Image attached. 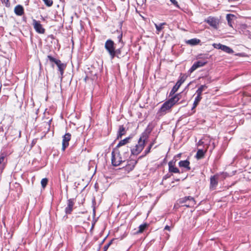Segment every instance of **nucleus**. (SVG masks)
<instances>
[{"label":"nucleus","instance_id":"f257e3e1","mask_svg":"<svg viewBox=\"0 0 251 251\" xmlns=\"http://www.w3.org/2000/svg\"><path fill=\"white\" fill-rule=\"evenodd\" d=\"M118 48L116 49V44L111 39H108L106 41L104 44V48L108 53L111 59L115 57L121 58L124 57L127 52H124V47L125 42L123 41V33L121 32L118 35Z\"/></svg>","mask_w":251,"mask_h":251},{"label":"nucleus","instance_id":"f03ea898","mask_svg":"<svg viewBox=\"0 0 251 251\" xmlns=\"http://www.w3.org/2000/svg\"><path fill=\"white\" fill-rule=\"evenodd\" d=\"M181 93L177 94L166 101L159 109L157 114L159 116L164 115L167 112H170L171 109L176 104L184 102L185 101L184 100L179 101L181 98Z\"/></svg>","mask_w":251,"mask_h":251},{"label":"nucleus","instance_id":"7ed1b4c3","mask_svg":"<svg viewBox=\"0 0 251 251\" xmlns=\"http://www.w3.org/2000/svg\"><path fill=\"white\" fill-rule=\"evenodd\" d=\"M151 132V129H148V128L143 132L140 138L138 140V144L133 148L130 150L131 154L133 155H137L140 153L143 150L145 143L149 137V135Z\"/></svg>","mask_w":251,"mask_h":251},{"label":"nucleus","instance_id":"20e7f679","mask_svg":"<svg viewBox=\"0 0 251 251\" xmlns=\"http://www.w3.org/2000/svg\"><path fill=\"white\" fill-rule=\"evenodd\" d=\"M187 76L184 74L181 73L179 77L178 80L176 82V85L172 88L169 97L173 96L175 93L178 90L181 85L185 81Z\"/></svg>","mask_w":251,"mask_h":251},{"label":"nucleus","instance_id":"39448f33","mask_svg":"<svg viewBox=\"0 0 251 251\" xmlns=\"http://www.w3.org/2000/svg\"><path fill=\"white\" fill-rule=\"evenodd\" d=\"M111 163L114 166H118L122 162L125 161V160H122L119 151L115 152L114 151H113L111 152Z\"/></svg>","mask_w":251,"mask_h":251},{"label":"nucleus","instance_id":"423d86ee","mask_svg":"<svg viewBox=\"0 0 251 251\" xmlns=\"http://www.w3.org/2000/svg\"><path fill=\"white\" fill-rule=\"evenodd\" d=\"M177 202L180 204L188 202V205H186L187 207H193L196 204V202L194 198L191 196H186L180 198L177 200Z\"/></svg>","mask_w":251,"mask_h":251},{"label":"nucleus","instance_id":"0eeeda50","mask_svg":"<svg viewBox=\"0 0 251 251\" xmlns=\"http://www.w3.org/2000/svg\"><path fill=\"white\" fill-rule=\"evenodd\" d=\"M8 130H9V134L8 136H7V132L4 134V137L6 140L8 138L9 136H10L13 139H15L16 138H20L21 136V131L18 130L13 127H9Z\"/></svg>","mask_w":251,"mask_h":251},{"label":"nucleus","instance_id":"6e6552de","mask_svg":"<svg viewBox=\"0 0 251 251\" xmlns=\"http://www.w3.org/2000/svg\"><path fill=\"white\" fill-rule=\"evenodd\" d=\"M33 25L35 30L38 33L44 34L45 32V29L43 28L40 22L35 19L33 20Z\"/></svg>","mask_w":251,"mask_h":251},{"label":"nucleus","instance_id":"1a4fd4ad","mask_svg":"<svg viewBox=\"0 0 251 251\" xmlns=\"http://www.w3.org/2000/svg\"><path fill=\"white\" fill-rule=\"evenodd\" d=\"M207 63V61H203L201 60L195 62L190 69L188 71V73L191 74L197 69L204 66Z\"/></svg>","mask_w":251,"mask_h":251},{"label":"nucleus","instance_id":"9d476101","mask_svg":"<svg viewBox=\"0 0 251 251\" xmlns=\"http://www.w3.org/2000/svg\"><path fill=\"white\" fill-rule=\"evenodd\" d=\"M71 134L70 133H66L63 136L62 150L64 151L69 146V142L71 140Z\"/></svg>","mask_w":251,"mask_h":251},{"label":"nucleus","instance_id":"9b49d317","mask_svg":"<svg viewBox=\"0 0 251 251\" xmlns=\"http://www.w3.org/2000/svg\"><path fill=\"white\" fill-rule=\"evenodd\" d=\"M75 204V199H70L67 200V206L65 208V212L67 215L71 214L73 209V206Z\"/></svg>","mask_w":251,"mask_h":251},{"label":"nucleus","instance_id":"f8f14e48","mask_svg":"<svg viewBox=\"0 0 251 251\" xmlns=\"http://www.w3.org/2000/svg\"><path fill=\"white\" fill-rule=\"evenodd\" d=\"M209 25L215 29H217L219 25L218 20L214 17H209L205 21Z\"/></svg>","mask_w":251,"mask_h":251},{"label":"nucleus","instance_id":"ddd939ff","mask_svg":"<svg viewBox=\"0 0 251 251\" xmlns=\"http://www.w3.org/2000/svg\"><path fill=\"white\" fill-rule=\"evenodd\" d=\"M219 176L218 175H214L211 176L210 178V189L214 190L217 187L218 183Z\"/></svg>","mask_w":251,"mask_h":251},{"label":"nucleus","instance_id":"4468645a","mask_svg":"<svg viewBox=\"0 0 251 251\" xmlns=\"http://www.w3.org/2000/svg\"><path fill=\"white\" fill-rule=\"evenodd\" d=\"M137 163V160H130L127 162V164L126 165L125 167L123 168V169H124L125 170L127 171L128 173H129V172L133 170Z\"/></svg>","mask_w":251,"mask_h":251},{"label":"nucleus","instance_id":"2eb2a0df","mask_svg":"<svg viewBox=\"0 0 251 251\" xmlns=\"http://www.w3.org/2000/svg\"><path fill=\"white\" fill-rule=\"evenodd\" d=\"M176 161L172 160L168 163L169 172L173 173H180L179 169L175 166Z\"/></svg>","mask_w":251,"mask_h":251},{"label":"nucleus","instance_id":"dca6fc26","mask_svg":"<svg viewBox=\"0 0 251 251\" xmlns=\"http://www.w3.org/2000/svg\"><path fill=\"white\" fill-rule=\"evenodd\" d=\"M178 165L180 167L185 168L187 171L191 170L190 167V162L188 160L180 161L178 163Z\"/></svg>","mask_w":251,"mask_h":251},{"label":"nucleus","instance_id":"f3484780","mask_svg":"<svg viewBox=\"0 0 251 251\" xmlns=\"http://www.w3.org/2000/svg\"><path fill=\"white\" fill-rule=\"evenodd\" d=\"M14 12L17 16H21L24 14V9L22 5H17L14 8Z\"/></svg>","mask_w":251,"mask_h":251},{"label":"nucleus","instance_id":"a211bd4d","mask_svg":"<svg viewBox=\"0 0 251 251\" xmlns=\"http://www.w3.org/2000/svg\"><path fill=\"white\" fill-rule=\"evenodd\" d=\"M126 133V130L125 127L123 125L120 126L118 131L117 139H119V138H121L122 136L125 135Z\"/></svg>","mask_w":251,"mask_h":251},{"label":"nucleus","instance_id":"6ab92c4d","mask_svg":"<svg viewBox=\"0 0 251 251\" xmlns=\"http://www.w3.org/2000/svg\"><path fill=\"white\" fill-rule=\"evenodd\" d=\"M200 42L201 40L197 38H193L186 41V44L192 46L198 45Z\"/></svg>","mask_w":251,"mask_h":251},{"label":"nucleus","instance_id":"aec40b11","mask_svg":"<svg viewBox=\"0 0 251 251\" xmlns=\"http://www.w3.org/2000/svg\"><path fill=\"white\" fill-rule=\"evenodd\" d=\"M207 88V86H206L205 84L201 85V86L196 91V94H197V96H201L202 92Z\"/></svg>","mask_w":251,"mask_h":251},{"label":"nucleus","instance_id":"412c9836","mask_svg":"<svg viewBox=\"0 0 251 251\" xmlns=\"http://www.w3.org/2000/svg\"><path fill=\"white\" fill-rule=\"evenodd\" d=\"M206 150H203L202 149H199L198 150L196 157L198 159H200L203 158L204 156Z\"/></svg>","mask_w":251,"mask_h":251},{"label":"nucleus","instance_id":"4be33fe9","mask_svg":"<svg viewBox=\"0 0 251 251\" xmlns=\"http://www.w3.org/2000/svg\"><path fill=\"white\" fill-rule=\"evenodd\" d=\"M47 58L50 62L54 63L57 65V66H58L60 63H62L60 60L54 58L50 55H48Z\"/></svg>","mask_w":251,"mask_h":251},{"label":"nucleus","instance_id":"5701e85b","mask_svg":"<svg viewBox=\"0 0 251 251\" xmlns=\"http://www.w3.org/2000/svg\"><path fill=\"white\" fill-rule=\"evenodd\" d=\"M47 58L50 62L54 63L57 65V66H58L60 63H62L60 60L54 58L50 55H48Z\"/></svg>","mask_w":251,"mask_h":251},{"label":"nucleus","instance_id":"b1692460","mask_svg":"<svg viewBox=\"0 0 251 251\" xmlns=\"http://www.w3.org/2000/svg\"><path fill=\"white\" fill-rule=\"evenodd\" d=\"M130 137H126L125 139L121 140L119 143L118 144V145L116 146V148H119L122 146H124L127 143L129 142V140L130 139Z\"/></svg>","mask_w":251,"mask_h":251},{"label":"nucleus","instance_id":"393cba45","mask_svg":"<svg viewBox=\"0 0 251 251\" xmlns=\"http://www.w3.org/2000/svg\"><path fill=\"white\" fill-rule=\"evenodd\" d=\"M201 99H202L201 96H196V97L195 99L193 104V107L191 109L192 110H193L196 107V106L198 105V104H199L200 101L201 100Z\"/></svg>","mask_w":251,"mask_h":251},{"label":"nucleus","instance_id":"a878e982","mask_svg":"<svg viewBox=\"0 0 251 251\" xmlns=\"http://www.w3.org/2000/svg\"><path fill=\"white\" fill-rule=\"evenodd\" d=\"M57 67L61 75L62 76L64 74V70L66 67V64L61 63L57 66Z\"/></svg>","mask_w":251,"mask_h":251},{"label":"nucleus","instance_id":"bb28decb","mask_svg":"<svg viewBox=\"0 0 251 251\" xmlns=\"http://www.w3.org/2000/svg\"><path fill=\"white\" fill-rule=\"evenodd\" d=\"M234 17V15L229 14H227L226 16V19L227 21L228 25L231 26L232 27V18Z\"/></svg>","mask_w":251,"mask_h":251},{"label":"nucleus","instance_id":"cd10ccee","mask_svg":"<svg viewBox=\"0 0 251 251\" xmlns=\"http://www.w3.org/2000/svg\"><path fill=\"white\" fill-rule=\"evenodd\" d=\"M151 145H149L148 147L144 151L143 155L139 157L138 159L142 158V157L146 156L148 154H149L151 151Z\"/></svg>","mask_w":251,"mask_h":251},{"label":"nucleus","instance_id":"c85d7f7f","mask_svg":"<svg viewBox=\"0 0 251 251\" xmlns=\"http://www.w3.org/2000/svg\"><path fill=\"white\" fill-rule=\"evenodd\" d=\"M221 50L228 53H232L233 52V50L231 48L226 45H223Z\"/></svg>","mask_w":251,"mask_h":251},{"label":"nucleus","instance_id":"c756f323","mask_svg":"<svg viewBox=\"0 0 251 251\" xmlns=\"http://www.w3.org/2000/svg\"><path fill=\"white\" fill-rule=\"evenodd\" d=\"M147 226H148V224H147L146 223L141 225L139 226V229L137 231V233H139L143 232L144 231V230L147 228Z\"/></svg>","mask_w":251,"mask_h":251},{"label":"nucleus","instance_id":"7c9ffc66","mask_svg":"<svg viewBox=\"0 0 251 251\" xmlns=\"http://www.w3.org/2000/svg\"><path fill=\"white\" fill-rule=\"evenodd\" d=\"M166 25V23H160L159 24H155V26L157 31H158V32H160L163 29V26Z\"/></svg>","mask_w":251,"mask_h":251},{"label":"nucleus","instance_id":"2f4dec72","mask_svg":"<svg viewBox=\"0 0 251 251\" xmlns=\"http://www.w3.org/2000/svg\"><path fill=\"white\" fill-rule=\"evenodd\" d=\"M48 178H43L42 180H41V185H42V187L43 188H45L47 184H48Z\"/></svg>","mask_w":251,"mask_h":251},{"label":"nucleus","instance_id":"473e14b6","mask_svg":"<svg viewBox=\"0 0 251 251\" xmlns=\"http://www.w3.org/2000/svg\"><path fill=\"white\" fill-rule=\"evenodd\" d=\"M46 5L48 7H50L53 4V1L52 0H42Z\"/></svg>","mask_w":251,"mask_h":251},{"label":"nucleus","instance_id":"72a5a7b5","mask_svg":"<svg viewBox=\"0 0 251 251\" xmlns=\"http://www.w3.org/2000/svg\"><path fill=\"white\" fill-rule=\"evenodd\" d=\"M5 155L3 153H1L0 156V164H4V161Z\"/></svg>","mask_w":251,"mask_h":251},{"label":"nucleus","instance_id":"f704fd0d","mask_svg":"<svg viewBox=\"0 0 251 251\" xmlns=\"http://www.w3.org/2000/svg\"><path fill=\"white\" fill-rule=\"evenodd\" d=\"M223 45H224L221 44L220 43H219V44L214 43L213 44V46L214 47V48L217 49H220V50L222 49V48L223 47Z\"/></svg>","mask_w":251,"mask_h":251},{"label":"nucleus","instance_id":"c9c22d12","mask_svg":"<svg viewBox=\"0 0 251 251\" xmlns=\"http://www.w3.org/2000/svg\"><path fill=\"white\" fill-rule=\"evenodd\" d=\"M113 241V239L111 240L108 244H107L106 245H105L104 246V247H103V251H106L108 250V249L109 247V246L112 243Z\"/></svg>","mask_w":251,"mask_h":251},{"label":"nucleus","instance_id":"e433bc0d","mask_svg":"<svg viewBox=\"0 0 251 251\" xmlns=\"http://www.w3.org/2000/svg\"><path fill=\"white\" fill-rule=\"evenodd\" d=\"M171 3L176 7L180 8V7L178 4L177 1L176 0H170Z\"/></svg>","mask_w":251,"mask_h":251},{"label":"nucleus","instance_id":"4c0bfd02","mask_svg":"<svg viewBox=\"0 0 251 251\" xmlns=\"http://www.w3.org/2000/svg\"><path fill=\"white\" fill-rule=\"evenodd\" d=\"M51 119L48 122H44L43 124L46 126H48V129H49L50 126V123L51 122Z\"/></svg>","mask_w":251,"mask_h":251},{"label":"nucleus","instance_id":"58836bf2","mask_svg":"<svg viewBox=\"0 0 251 251\" xmlns=\"http://www.w3.org/2000/svg\"><path fill=\"white\" fill-rule=\"evenodd\" d=\"M211 143H212V147L210 149V151H212L215 148V145L214 143L213 142H212V141L211 140H210L209 142V146H210Z\"/></svg>","mask_w":251,"mask_h":251},{"label":"nucleus","instance_id":"ea45409f","mask_svg":"<svg viewBox=\"0 0 251 251\" xmlns=\"http://www.w3.org/2000/svg\"><path fill=\"white\" fill-rule=\"evenodd\" d=\"M4 168L5 164H0V175L1 174V173H2Z\"/></svg>","mask_w":251,"mask_h":251},{"label":"nucleus","instance_id":"a19ab883","mask_svg":"<svg viewBox=\"0 0 251 251\" xmlns=\"http://www.w3.org/2000/svg\"><path fill=\"white\" fill-rule=\"evenodd\" d=\"M171 175H170L169 174H166V175H165L163 177V180H166L167 179V178H169L170 177H171Z\"/></svg>","mask_w":251,"mask_h":251},{"label":"nucleus","instance_id":"79ce46f5","mask_svg":"<svg viewBox=\"0 0 251 251\" xmlns=\"http://www.w3.org/2000/svg\"><path fill=\"white\" fill-rule=\"evenodd\" d=\"M126 150H127V151H126L125 153H124V155L127 158L128 156V155H129V152H128V151H129V149L127 148L126 149Z\"/></svg>","mask_w":251,"mask_h":251},{"label":"nucleus","instance_id":"37998d69","mask_svg":"<svg viewBox=\"0 0 251 251\" xmlns=\"http://www.w3.org/2000/svg\"><path fill=\"white\" fill-rule=\"evenodd\" d=\"M171 229V226H168V225L164 227L165 230H167L169 231H170Z\"/></svg>","mask_w":251,"mask_h":251},{"label":"nucleus","instance_id":"c03bdc74","mask_svg":"<svg viewBox=\"0 0 251 251\" xmlns=\"http://www.w3.org/2000/svg\"><path fill=\"white\" fill-rule=\"evenodd\" d=\"M105 238H104V239H103V240L101 242V243L100 244L99 248V249H98V251H100V247H101V245L103 244V243H104V241H105Z\"/></svg>","mask_w":251,"mask_h":251},{"label":"nucleus","instance_id":"a18cd8bd","mask_svg":"<svg viewBox=\"0 0 251 251\" xmlns=\"http://www.w3.org/2000/svg\"><path fill=\"white\" fill-rule=\"evenodd\" d=\"M48 38H50L51 39H54L55 37L52 34H50L48 36Z\"/></svg>","mask_w":251,"mask_h":251},{"label":"nucleus","instance_id":"49530a36","mask_svg":"<svg viewBox=\"0 0 251 251\" xmlns=\"http://www.w3.org/2000/svg\"><path fill=\"white\" fill-rule=\"evenodd\" d=\"M179 204H180L179 203H178V202L177 201V203H176L174 205V208H178V207H179Z\"/></svg>","mask_w":251,"mask_h":251},{"label":"nucleus","instance_id":"de8ad7c7","mask_svg":"<svg viewBox=\"0 0 251 251\" xmlns=\"http://www.w3.org/2000/svg\"><path fill=\"white\" fill-rule=\"evenodd\" d=\"M156 139H154L151 143L150 145H151V147L153 146V145L155 143Z\"/></svg>","mask_w":251,"mask_h":251},{"label":"nucleus","instance_id":"09e8293b","mask_svg":"<svg viewBox=\"0 0 251 251\" xmlns=\"http://www.w3.org/2000/svg\"><path fill=\"white\" fill-rule=\"evenodd\" d=\"M4 131L3 127L2 126H0V132Z\"/></svg>","mask_w":251,"mask_h":251},{"label":"nucleus","instance_id":"8fccbe9b","mask_svg":"<svg viewBox=\"0 0 251 251\" xmlns=\"http://www.w3.org/2000/svg\"><path fill=\"white\" fill-rule=\"evenodd\" d=\"M202 55H203L201 54L198 55V58H199V59L202 58H203Z\"/></svg>","mask_w":251,"mask_h":251},{"label":"nucleus","instance_id":"3c124183","mask_svg":"<svg viewBox=\"0 0 251 251\" xmlns=\"http://www.w3.org/2000/svg\"><path fill=\"white\" fill-rule=\"evenodd\" d=\"M175 181H180V179H179V178H176V179H175Z\"/></svg>","mask_w":251,"mask_h":251},{"label":"nucleus","instance_id":"603ef678","mask_svg":"<svg viewBox=\"0 0 251 251\" xmlns=\"http://www.w3.org/2000/svg\"><path fill=\"white\" fill-rule=\"evenodd\" d=\"M204 143V142H202V141H201V140H200V141H199V143H200V144H203Z\"/></svg>","mask_w":251,"mask_h":251},{"label":"nucleus","instance_id":"864d4df0","mask_svg":"<svg viewBox=\"0 0 251 251\" xmlns=\"http://www.w3.org/2000/svg\"><path fill=\"white\" fill-rule=\"evenodd\" d=\"M190 84H191V82H190V83L187 85V86L186 87V88H187L189 87V86L190 85Z\"/></svg>","mask_w":251,"mask_h":251},{"label":"nucleus","instance_id":"5fc2aeb1","mask_svg":"<svg viewBox=\"0 0 251 251\" xmlns=\"http://www.w3.org/2000/svg\"><path fill=\"white\" fill-rule=\"evenodd\" d=\"M93 213H94V215H95V208L93 209Z\"/></svg>","mask_w":251,"mask_h":251},{"label":"nucleus","instance_id":"6e6d98bb","mask_svg":"<svg viewBox=\"0 0 251 251\" xmlns=\"http://www.w3.org/2000/svg\"><path fill=\"white\" fill-rule=\"evenodd\" d=\"M180 156H181V154H178L177 155V156L178 157H180Z\"/></svg>","mask_w":251,"mask_h":251},{"label":"nucleus","instance_id":"4d7b16f0","mask_svg":"<svg viewBox=\"0 0 251 251\" xmlns=\"http://www.w3.org/2000/svg\"><path fill=\"white\" fill-rule=\"evenodd\" d=\"M186 205H188V203L187 204H185L184 205H182V206H186Z\"/></svg>","mask_w":251,"mask_h":251},{"label":"nucleus","instance_id":"13d9d810","mask_svg":"<svg viewBox=\"0 0 251 251\" xmlns=\"http://www.w3.org/2000/svg\"><path fill=\"white\" fill-rule=\"evenodd\" d=\"M145 0V1H146V0ZM144 0H142V4L144 3Z\"/></svg>","mask_w":251,"mask_h":251},{"label":"nucleus","instance_id":"bf43d9fd","mask_svg":"<svg viewBox=\"0 0 251 251\" xmlns=\"http://www.w3.org/2000/svg\"><path fill=\"white\" fill-rule=\"evenodd\" d=\"M160 184H163V181L161 182Z\"/></svg>","mask_w":251,"mask_h":251}]
</instances>
